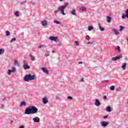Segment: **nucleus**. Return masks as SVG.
Listing matches in <instances>:
<instances>
[{"label": "nucleus", "instance_id": "obj_15", "mask_svg": "<svg viewBox=\"0 0 128 128\" xmlns=\"http://www.w3.org/2000/svg\"><path fill=\"white\" fill-rule=\"evenodd\" d=\"M106 22L108 24H110V22H112V17L110 16H106Z\"/></svg>", "mask_w": 128, "mask_h": 128}, {"label": "nucleus", "instance_id": "obj_21", "mask_svg": "<svg viewBox=\"0 0 128 128\" xmlns=\"http://www.w3.org/2000/svg\"><path fill=\"white\" fill-rule=\"evenodd\" d=\"M71 14L72 16H76V10L74 9L72 12H71Z\"/></svg>", "mask_w": 128, "mask_h": 128}, {"label": "nucleus", "instance_id": "obj_35", "mask_svg": "<svg viewBox=\"0 0 128 128\" xmlns=\"http://www.w3.org/2000/svg\"><path fill=\"white\" fill-rule=\"evenodd\" d=\"M55 98L56 100H60V95H57L56 96Z\"/></svg>", "mask_w": 128, "mask_h": 128}, {"label": "nucleus", "instance_id": "obj_7", "mask_svg": "<svg viewBox=\"0 0 128 128\" xmlns=\"http://www.w3.org/2000/svg\"><path fill=\"white\" fill-rule=\"evenodd\" d=\"M42 102L44 104H46L48 102V98L44 97L42 98Z\"/></svg>", "mask_w": 128, "mask_h": 128}, {"label": "nucleus", "instance_id": "obj_41", "mask_svg": "<svg viewBox=\"0 0 128 128\" xmlns=\"http://www.w3.org/2000/svg\"><path fill=\"white\" fill-rule=\"evenodd\" d=\"M94 44V42H88L87 44Z\"/></svg>", "mask_w": 128, "mask_h": 128}, {"label": "nucleus", "instance_id": "obj_37", "mask_svg": "<svg viewBox=\"0 0 128 128\" xmlns=\"http://www.w3.org/2000/svg\"><path fill=\"white\" fill-rule=\"evenodd\" d=\"M116 92H120V90H122V88L120 87H119L116 89Z\"/></svg>", "mask_w": 128, "mask_h": 128}, {"label": "nucleus", "instance_id": "obj_45", "mask_svg": "<svg viewBox=\"0 0 128 128\" xmlns=\"http://www.w3.org/2000/svg\"><path fill=\"white\" fill-rule=\"evenodd\" d=\"M80 82H84V78H82L80 80Z\"/></svg>", "mask_w": 128, "mask_h": 128}, {"label": "nucleus", "instance_id": "obj_51", "mask_svg": "<svg viewBox=\"0 0 128 128\" xmlns=\"http://www.w3.org/2000/svg\"><path fill=\"white\" fill-rule=\"evenodd\" d=\"M52 54H54L56 52H54V50H52Z\"/></svg>", "mask_w": 128, "mask_h": 128}, {"label": "nucleus", "instance_id": "obj_34", "mask_svg": "<svg viewBox=\"0 0 128 128\" xmlns=\"http://www.w3.org/2000/svg\"><path fill=\"white\" fill-rule=\"evenodd\" d=\"M10 33L8 32V30H6V36H10Z\"/></svg>", "mask_w": 128, "mask_h": 128}, {"label": "nucleus", "instance_id": "obj_46", "mask_svg": "<svg viewBox=\"0 0 128 128\" xmlns=\"http://www.w3.org/2000/svg\"><path fill=\"white\" fill-rule=\"evenodd\" d=\"M108 82V80H106L103 81L102 82Z\"/></svg>", "mask_w": 128, "mask_h": 128}, {"label": "nucleus", "instance_id": "obj_40", "mask_svg": "<svg viewBox=\"0 0 128 128\" xmlns=\"http://www.w3.org/2000/svg\"><path fill=\"white\" fill-rule=\"evenodd\" d=\"M68 100H72V97L71 96H68L67 97Z\"/></svg>", "mask_w": 128, "mask_h": 128}, {"label": "nucleus", "instance_id": "obj_3", "mask_svg": "<svg viewBox=\"0 0 128 128\" xmlns=\"http://www.w3.org/2000/svg\"><path fill=\"white\" fill-rule=\"evenodd\" d=\"M36 80V76L28 74L26 75L24 78V82H30V80Z\"/></svg>", "mask_w": 128, "mask_h": 128}, {"label": "nucleus", "instance_id": "obj_44", "mask_svg": "<svg viewBox=\"0 0 128 128\" xmlns=\"http://www.w3.org/2000/svg\"><path fill=\"white\" fill-rule=\"evenodd\" d=\"M19 128H24V126L22 125L19 126Z\"/></svg>", "mask_w": 128, "mask_h": 128}, {"label": "nucleus", "instance_id": "obj_16", "mask_svg": "<svg viewBox=\"0 0 128 128\" xmlns=\"http://www.w3.org/2000/svg\"><path fill=\"white\" fill-rule=\"evenodd\" d=\"M98 28L100 30V32H104V28L102 26L100 25V24L98 23Z\"/></svg>", "mask_w": 128, "mask_h": 128}, {"label": "nucleus", "instance_id": "obj_24", "mask_svg": "<svg viewBox=\"0 0 128 128\" xmlns=\"http://www.w3.org/2000/svg\"><path fill=\"white\" fill-rule=\"evenodd\" d=\"M94 30V26H88V30L90 32L91 30Z\"/></svg>", "mask_w": 128, "mask_h": 128}, {"label": "nucleus", "instance_id": "obj_50", "mask_svg": "<svg viewBox=\"0 0 128 128\" xmlns=\"http://www.w3.org/2000/svg\"><path fill=\"white\" fill-rule=\"evenodd\" d=\"M2 108H4V105L3 104L1 105Z\"/></svg>", "mask_w": 128, "mask_h": 128}, {"label": "nucleus", "instance_id": "obj_36", "mask_svg": "<svg viewBox=\"0 0 128 128\" xmlns=\"http://www.w3.org/2000/svg\"><path fill=\"white\" fill-rule=\"evenodd\" d=\"M30 4H32V6H34V4H36V2H34V1H30Z\"/></svg>", "mask_w": 128, "mask_h": 128}, {"label": "nucleus", "instance_id": "obj_20", "mask_svg": "<svg viewBox=\"0 0 128 128\" xmlns=\"http://www.w3.org/2000/svg\"><path fill=\"white\" fill-rule=\"evenodd\" d=\"M26 106V102H21V103L20 104V106Z\"/></svg>", "mask_w": 128, "mask_h": 128}, {"label": "nucleus", "instance_id": "obj_49", "mask_svg": "<svg viewBox=\"0 0 128 128\" xmlns=\"http://www.w3.org/2000/svg\"><path fill=\"white\" fill-rule=\"evenodd\" d=\"M127 44H128V38H127Z\"/></svg>", "mask_w": 128, "mask_h": 128}, {"label": "nucleus", "instance_id": "obj_39", "mask_svg": "<svg viewBox=\"0 0 128 128\" xmlns=\"http://www.w3.org/2000/svg\"><path fill=\"white\" fill-rule=\"evenodd\" d=\"M39 48H46V46L41 45L38 47Z\"/></svg>", "mask_w": 128, "mask_h": 128}, {"label": "nucleus", "instance_id": "obj_28", "mask_svg": "<svg viewBox=\"0 0 128 128\" xmlns=\"http://www.w3.org/2000/svg\"><path fill=\"white\" fill-rule=\"evenodd\" d=\"M110 90H114V86H112L110 88Z\"/></svg>", "mask_w": 128, "mask_h": 128}, {"label": "nucleus", "instance_id": "obj_29", "mask_svg": "<svg viewBox=\"0 0 128 128\" xmlns=\"http://www.w3.org/2000/svg\"><path fill=\"white\" fill-rule=\"evenodd\" d=\"M86 39L87 40H90V37L88 35H87V36H86Z\"/></svg>", "mask_w": 128, "mask_h": 128}, {"label": "nucleus", "instance_id": "obj_6", "mask_svg": "<svg viewBox=\"0 0 128 128\" xmlns=\"http://www.w3.org/2000/svg\"><path fill=\"white\" fill-rule=\"evenodd\" d=\"M100 124L102 126H104V128H106V126H108L110 124V122L106 121H102L100 122Z\"/></svg>", "mask_w": 128, "mask_h": 128}, {"label": "nucleus", "instance_id": "obj_1", "mask_svg": "<svg viewBox=\"0 0 128 128\" xmlns=\"http://www.w3.org/2000/svg\"><path fill=\"white\" fill-rule=\"evenodd\" d=\"M38 109L34 106H28L24 111V114H37Z\"/></svg>", "mask_w": 128, "mask_h": 128}, {"label": "nucleus", "instance_id": "obj_13", "mask_svg": "<svg viewBox=\"0 0 128 128\" xmlns=\"http://www.w3.org/2000/svg\"><path fill=\"white\" fill-rule=\"evenodd\" d=\"M23 68L24 70H30V66H28V65L26 64H24L23 65Z\"/></svg>", "mask_w": 128, "mask_h": 128}, {"label": "nucleus", "instance_id": "obj_30", "mask_svg": "<svg viewBox=\"0 0 128 128\" xmlns=\"http://www.w3.org/2000/svg\"><path fill=\"white\" fill-rule=\"evenodd\" d=\"M16 38H12L10 40V42H16Z\"/></svg>", "mask_w": 128, "mask_h": 128}, {"label": "nucleus", "instance_id": "obj_52", "mask_svg": "<svg viewBox=\"0 0 128 128\" xmlns=\"http://www.w3.org/2000/svg\"><path fill=\"white\" fill-rule=\"evenodd\" d=\"M12 122H14V121H11L10 124H12Z\"/></svg>", "mask_w": 128, "mask_h": 128}, {"label": "nucleus", "instance_id": "obj_26", "mask_svg": "<svg viewBox=\"0 0 128 128\" xmlns=\"http://www.w3.org/2000/svg\"><path fill=\"white\" fill-rule=\"evenodd\" d=\"M4 49L0 48V55L4 54Z\"/></svg>", "mask_w": 128, "mask_h": 128}, {"label": "nucleus", "instance_id": "obj_38", "mask_svg": "<svg viewBox=\"0 0 128 128\" xmlns=\"http://www.w3.org/2000/svg\"><path fill=\"white\" fill-rule=\"evenodd\" d=\"M75 44H76V46H80V44L78 43V41H75Z\"/></svg>", "mask_w": 128, "mask_h": 128}, {"label": "nucleus", "instance_id": "obj_33", "mask_svg": "<svg viewBox=\"0 0 128 128\" xmlns=\"http://www.w3.org/2000/svg\"><path fill=\"white\" fill-rule=\"evenodd\" d=\"M116 50H117L118 52H120V46H118L116 48Z\"/></svg>", "mask_w": 128, "mask_h": 128}, {"label": "nucleus", "instance_id": "obj_32", "mask_svg": "<svg viewBox=\"0 0 128 128\" xmlns=\"http://www.w3.org/2000/svg\"><path fill=\"white\" fill-rule=\"evenodd\" d=\"M14 15L16 16H20V14L18 13V12H16L14 14Z\"/></svg>", "mask_w": 128, "mask_h": 128}, {"label": "nucleus", "instance_id": "obj_19", "mask_svg": "<svg viewBox=\"0 0 128 128\" xmlns=\"http://www.w3.org/2000/svg\"><path fill=\"white\" fill-rule=\"evenodd\" d=\"M30 56L31 58L30 59L31 60H32V62H34V60H36V58L34 57V56H33L32 54H30Z\"/></svg>", "mask_w": 128, "mask_h": 128}, {"label": "nucleus", "instance_id": "obj_14", "mask_svg": "<svg viewBox=\"0 0 128 128\" xmlns=\"http://www.w3.org/2000/svg\"><path fill=\"white\" fill-rule=\"evenodd\" d=\"M112 30L114 31V34H116V36H118V34H120V32H118V30L114 29V28H112Z\"/></svg>", "mask_w": 128, "mask_h": 128}, {"label": "nucleus", "instance_id": "obj_8", "mask_svg": "<svg viewBox=\"0 0 128 128\" xmlns=\"http://www.w3.org/2000/svg\"><path fill=\"white\" fill-rule=\"evenodd\" d=\"M94 104L95 106H100L101 103L100 102V100H98V99L95 100Z\"/></svg>", "mask_w": 128, "mask_h": 128}, {"label": "nucleus", "instance_id": "obj_2", "mask_svg": "<svg viewBox=\"0 0 128 128\" xmlns=\"http://www.w3.org/2000/svg\"><path fill=\"white\" fill-rule=\"evenodd\" d=\"M68 6V2L64 3V6H59L58 8V10L54 11V14H58V10H60L61 14L63 16H66V13H64V10L66 8V6Z\"/></svg>", "mask_w": 128, "mask_h": 128}, {"label": "nucleus", "instance_id": "obj_12", "mask_svg": "<svg viewBox=\"0 0 128 128\" xmlns=\"http://www.w3.org/2000/svg\"><path fill=\"white\" fill-rule=\"evenodd\" d=\"M42 24L43 26H48V21L44 20L42 22Z\"/></svg>", "mask_w": 128, "mask_h": 128}, {"label": "nucleus", "instance_id": "obj_47", "mask_svg": "<svg viewBox=\"0 0 128 128\" xmlns=\"http://www.w3.org/2000/svg\"><path fill=\"white\" fill-rule=\"evenodd\" d=\"M79 64H82V62H78Z\"/></svg>", "mask_w": 128, "mask_h": 128}, {"label": "nucleus", "instance_id": "obj_25", "mask_svg": "<svg viewBox=\"0 0 128 128\" xmlns=\"http://www.w3.org/2000/svg\"><path fill=\"white\" fill-rule=\"evenodd\" d=\"M54 24H61V23L60 21L54 20Z\"/></svg>", "mask_w": 128, "mask_h": 128}, {"label": "nucleus", "instance_id": "obj_4", "mask_svg": "<svg viewBox=\"0 0 128 128\" xmlns=\"http://www.w3.org/2000/svg\"><path fill=\"white\" fill-rule=\"evenodd\" d=\"M122 58V54H120L116 57L112 58L111 60L112 62H116V60H120Z\"/></svg>", "mask_w": 128, "mask_h": 128}, {"label": "nucleus", "instance_id": "obj_5", "mask_svg": "<svg viewBox=\"0 0 128 128\" xmlns=\"http://www.w3.org/2000/svg\"><path fill=\"white\" fill-rule=\"evenodd\" d=\"M11 68L12 70H8V76H10V74H12V72H16V69L14 66H12Z\"/></svg>", "mask_w": 128, "mask_h": 128}, {"label": "nucleus", "instance_id": "obj_18", "mask_svg": "<svg viewBox=\"0 0 128 128\" xmlns=\"http://www.w3.org/2000/svg\"><path fill=\"white\" fill-rule=\"evenodd\" d=\"M106 110L108 112H112V108H110V106H108L106 108Z\"/></svg>", "mask_w": 128, "mask_h": 128}, {"label": "nucleus", "instance_id": "obj_43", "mask_svg": "<svg viewBox=\"0 0 128 128\" xmlns=\"http://www.w3.org/2000/svg\"><path fill=\"white\" fill-rule=\"evenodd\" d=\"M108 118V115H106V116H104L103 117V118H104V120H106V118Z\"/></svg>", "mask_w": 128, "mask_h": 128}, {"label": "nucleus", "instance_id": "obj_17", "mask_svg": "<svg viewBox=\"0 0 128 128\" xmlns=\"http://www.w3.org/2000/svg\"><path fill=\"white\" fill-rule=\"evenodd\" d=\"M126 63H124L122 66V70H126Z\"/></svg>", "mask_w": 128, "mask_h": 128}, {"label": "nucleus", "instance_id": "obj_22", "mask_svg": "<svg viewBox=\"0 0 128 128\" xmlns=\"http://www.w3.org/2000/svg\"><path fill=\"white\" fill-rule=\"evenodd\" d=\"M14 66H20V64H18V60H14Z\"/></svg>", "mask_w": 128, "mask_h": 128}, {"label": "nucleus", "instance_id": "obj_11", "mask_svg": "<svg viewBox=\"0 0 128 128\" xmlns=\"http://www.w3.org/2000/svg\"><path fill=\"white\" fill-rule=\"evenodd\" d=\"M42 72H44L46 74H48V69H46V68H42Z\"/></svg>", "mask_w": 128, "mask_h": 128}, {"label": "nucleus", "instance_id": "obj_10", "mask_svg": "<svg viewBox=\"0 0 128 128\" xmlns=\"http://www.w3.org/2000/svg\"><path fill=\"white\" fill-rule=\"evenodd\" d=\"M34 122H40V119L38 117H36L32 119Z\"/></svg>", "mask_w": 128, "mask_h": 128}, {"label": "nucleus", "instance_id": "obj_23", "mask_svg": "<svg viewBox=\"0 0 128 128\" xmlns=\"http://www.w3.org/2000/svg\"><path fill=\"white\" fill-rule=\"evenodd\" d=\"M80 10H82V12H84V10H86V7L82 6L80 8Z\"/></svg>", "mask_w": 128, "mask_h": 128}, {"label": "nucleus", "instance_id": "obj_9", "mask_svg": "<svg viewBox=\"0 0 128 128\" xmlns=\"http://www.w3.org/2000/svg\"><path fill=\"white\" fill-rule=\"evenodd\" d=\"M49 39L53 42H56L58 38L52 36L49 38Z\"/></svg>", "mask_w": 128, "mask_h": 128}, {"label": "nucleus", "instance_id": "obj_31", "mask_svg": "<svg viewBox=\"0 0 128 128\" xmlns=\"http://www.w3.org/2000/svg\"><path fill=\"white\" fill-rule=\"evenodd\" d=\"M26 4V0L22 2L20 4H21V6H24V4Z\"/></svg>", "mask_w": 128, "mask_h": 128}, {"label": "nucleus", "instance_id": "obj_27", "mask_svg": "<svg viewBox=\"0 0 128 128\" xmlns=\"http://www.w3.org/2000/svg\"><path fill=\"white\" fill-rule=\"evenodd\" d=\"M124 30V27L123 26H120V32H122V31Z\"/></svg>", "mask_w": 128, "mask_h": 128}, {"label": "nucleus", "instance_id": "obj_53", "mask_svg": "<svg viewBox=\"0 0 128 128\" xmlns=\"http://www.w3.org/2000/svg\"><path fill=\"white\" fill-rule=\"evenodd\" d=\"M60 0V2H62V1H64V0Z\"/></svg>", "mask_w": 128, "mask_h": 128}, {"label": "nucleus", "instance_id": "obj_48", "mask_svg": "<svg viewBox=\"0 0 128 128\" xmlns=\"http://www.w3.org/2000/svg\"><path fill=\"white\" fill-rule=\"evenodd\" d=\"M50 56L49 54H46L45 56Z\"/></svg>", "mask_w": 128, "mask_h": 128}, {"label": "nucleus", "instance_id": "obj_42", "mask_svg": "<svg viewBox=\"0 0 128 128\" xmlns=\"http://www.w3.org/2000/svg\"><path fill=\"white\" fill-rule=\"evenodd\" d=\"M103 100H106V96H103Z\"/></svg>", "mask_w": 128, "mask_h": 128}]
</instances>
